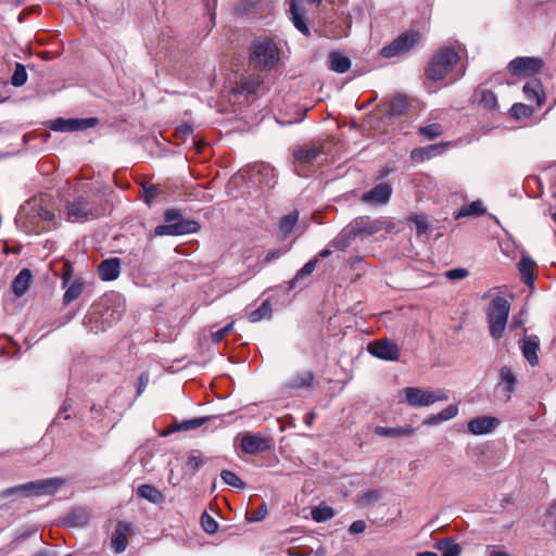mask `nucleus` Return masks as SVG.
<instances>
[{
  "mask_svg": "<svg viewBox=\"0 0 556 556\" xmlns=\"http://www.w3.org/2000/svg\"><path fill=\"white\" fill-rule=\"evenodd\" d=\"M65 484L62 478H48L37 481H30L16 486L8 488L0 492L1 498L20 495L23 497H33L40 495H52Z\"/></svg>",
  "mask_w": 556,
  "mask_h": 556,
  "instance_id": "1",
  "label": "nucleus"
},
{
  "mask_svg": "<svg viewBox=\"0 0 556 556\" xmlns=\"http://www.w3.org/2000/svg\"><path fill=\"white\" fill-rule=\"evenodd\" d=\"M279 61V50L267 38L255 39L249 49L250 65L257 71H270Z\"/></svg>",
  "mask_w": 556,
  "mask_h": 556,
  "instance_id": "2",
  "label": "nucleus"
},
{
  "mask_svg": "<svg viewBox=\"0 0 556 556\" xmlns=\"http://www.w3.org/2000/svg\"><path fill=\"white\" fill-rule=\"evenodd\" d=\"M458 61L459 55L454 49L448 47L440 48L429 60L425 75L433 81L442 80Z\"/></svg>",
  "mask_w": 556,
  "mask_h": 556,
  "instance_id": "3",
  "label": "nucleus"
},
{
  "mask_svg": "<svg viewBox=\"0 0 556 556\" xmlns=\"http://www.w3.org/2000/svg\"><path fill=\"white\" fill-rule=\"evenodd\" d=\"M509 309L510 304L503 296H496L490 302L486 308V317L490 327V333L494 339H498L503 336L507 324Z\"/></svg>",
  "mask_w": 556,
  "mask_h": 556,
  "instance_id": "4",
  "label": "nucleus"
},
{
  "mask_svg": "<svg viewBox=\"0 0 556 556\" xmlns=\"http://www.w3.org/2000/svg\"><path fill=\"white\" fill-rule=\"evenodd\" d=\"M401 393L404 401L412 407L430 406L435 402L446 401L447 394L443 390H426L418 387H406Z\"/></svg>",
  "mask_w": 556,
  "mask_h": 556,
  "instance_id": "5",
  "label": "nucleus"
},
{
  "mask_svg": "<svg viewBox=\"0 0 556 556\" xmlns=\"http://www.w3.org/2000/svg\"><path fill=\"white\" fill-rule=\"evenodd\" d=\"M65 219L71 223H83L96 216L93 206L85 195H78L67 201L63 210Z\"/></svg>",
  "mask_w": 556,
  "mask_h": 556,
  "instance_id": "6",
  "label": "nucleus"
},
{
  "mask_svg": "<svg viewBox=\"0 0 556 556\" xmlns=\"http://www.w3.org/2000/svg\"><path fill=\"white\" fill-rule=\"evenodd\" d=\"M420 40L418 31H406L395 38L390 45L381 49V55L390 59L403 54L412 49Z\"/></svg>",
  "mask_w": 556,
  "mask_h": 556,
  "instance_id": "7",
  "label": "nucleus"
},
{
  "mask_svg": "<svg viewBox=\"0 0 556 556\" xmlns=\"http://www.w3.org/2000/svg\"><path fill=\"white\" fill-rule=\"evenodd\" d=\"M544 61L535 56H518L508 64V71L513 76H532L542 71Z\"/></svg>",
  "mask_w": 556,
  "mask_h": 556,
  "instance_id": "8",
  "label": "nucleus"
},
{
  "mask_svg": "<svg viewBox=\"0 0 556 556\" xmlns=\"http://www.w3.org/2000/svg\"><path fill=\"white\" fill-rule=\"evenodd\" d=\"M350 224L357 237H370L389 228V223L383 217L371 218L369 216H359L353 219Z\"/></svg>",
  "mask_w": 556,
  "mask_h": 556,
  "instance_id": "9",
  "label": "nucleus"
},
{
  "mask_svg": "<svg viewBox=\"0 0 556 556\" xmlns=\"http://www.w3.org/2000/svg\"><path fill=\"white\" fill-rule=\"evenodd\" d=\"M320 154H323V148L317 146H305L295 149L293 159L296 174L305 176L307 166L313 165Z\"/></svg>",
  "mask_w": 556,
  "mask_h": 556,
  "instance_id": "10",
  "label": "nucleus"
},
{
  "mask_svg": "<svg viewBox=\"0 0 556 556\" xmlns=\"http://www.w3.org/2000/svg\"><path fill=\"white\" fill-rule=\"evenodd\" d=\"M200 229V224L195 220L180 219L169 225H159L154 229L155 236H181L194 233Z\"/></svg>",
  "mask_w": 556,
  "mask_h": 556,
  "instance_id": "11",
  "label": "nucleus"
},
{
  "mask_svg": "<svg viewBox=\"0 0 556 556\" xmlns=\"http://www.w3.org/2000/svg\"><path fill=\"white\" fill-rule=\"evenodd\" d=\"M368 352L383 361H397L400 348L390 340H378L368 345Z\"/></svg>",
  "mask_w": 556,
  "mask_h": 556,
  "instance_id": "12",
  "label": "nucleus"
},
{
  "mask_svg": "<svg viewBox=\"0 0 556 556\" xmlns=\"http://www.w3.org/2000/svg\"><path fill=\"white\" fill-rule=\"evenodd\" d=\"M98 124V118H58L52 122L51 128L55 131H76L91 128Z\"/></svg>",
  "mask_w": 556,
  "mask_h": 556,
  "instance_id": "13",
  "label": "nucleus"
},
{
  "mask_svg": "<svg viewBox=\"0 0 556 556\" xmlns=\"http://www.w3.org/2000/svg\"><path fill=\"white\" fill-rule=\"evenodd\" d=\"M392 194V187L389 182H380L371 190L363 193L362 201L371 205L387 204Z\"/></svg>",
  "mask_w": 556,
  "mask_h": 556,
  "instance_id": "14",
  "label": "nucleus"
},
{
  "mask_svg": "<svg viewBox=\"0 0 556 556\" xmlns=\"http://www.w3.org/2000/svg\"><path fill=\"white\" fill-rule=\"evenodd\" d=\"M241 448L251 455L266 452L270 448V441L261 434H245L241 439Z\"/></svg>",
  "mask_w": 556,
  "mask_h": 556,
  "instance_id": "15",
  "label": "nucleus"
},
{
  "mask_svg": "<svg viewBox=\"0 0 556 556\" xmlns=\"http://www.w3.org/2000/svg\"><path fill=\"white\" fill-rule=\"evenodd\" d=\"M251 177L255 178L261 186L273 188L276 182L275 168L269 164L258 163L252 166Z\"/></svg>",
  "mask_w": 556,
  "mask_h": 556,
  "instance_id": "16",
  "label": "nucleus"
},
{
  "mask_svg": "<svg viewBox=\"0 0 556 556\" xmlns=\"http://www.w3.org/2000/svg\"><path fill=\"white\" fill-rule=\"evenodd\" d=\"M498 426V419L490 416H481L471 419L467 427L468 431L475 435H481L492 432Z\"/></svg>",
  "mask_w": 556,
  "mask_h": 556,
  "instance_id": "17",
  "label": "nucleus"
},
{
  "mask_svg": "<svg viewBox=\"0 0 556 556\" xmlns=\"http://www.w3.org/2000/svg\"><path fill=\"white\" fill-rule=\"evenodd\" d=\"M131 531V527L127 522L119 521L111 536V546L115 553H123L128 545V534Z\"/></svg>",
  "mask_w": 556,
  "mask_h": 556,
  "instance_id": "18",
  "label": "nucleus"
},
{
  "mask_svg": "<svg viewBox=\"0 0 556 556\" xmlns=\"http://www.w3.org/2000/svg\"><path fill=\"white\" fill-rule=\"evenodd\" d=\"M121 273V260L117 257H112L104 260L98 266L99 277L103 281H112L115 280Z\"/></svg>",
  "mask_w": 556,
  "mask_h": 556,
  "instance_id": "19",
  "label": "nucleus"
},
{
  "mask_svg": "<svg viewBox=\"0 0 556 556\" xmlns=\"http://www.w3.org/2000/svg\"><path fill=\"white\" fill-rule=\"evenodd\" d=\"M523 94L528 101L535 102L541 106L545 101L543 85L540 79H531L522 88Z\"/></svg>",
  "mask_w": 556,
  "mask_h": 556,
  "instance_id": "20",
  "label": "nucleus"
},
{
  "mask_svg": "<svg viewBox=\"0 0 556 556\" xmlns=\"http://www.w3.org/2000/svg\"><path fill=\"white\" fill-rule=\"evenodd\" d=\"M356 238L357 236L352 225L349 224L329 242V247L334 250L344 251Z\"/></svg>",
  "mask_w": 556,
  "mask_h": 556,
  "instance_id": "21",
  "label": "nucleus"
},
{
  "mask_svg": "<svg viewBox=\"0 0 556 556\" xmlns=\"http://www.w3.org/2000/svg\"><path fill=\"white\" fill-rule=\"evenodd\" d=\"M540 349V340L536 336L526 337L521 341V350L526 359L530 365L534 366L539 363L538 351Z\"/></svg>",
  "mask_w": 556,
  "mask_h": 556,
  "instance_id": "22",
  "label": "nucleus"
},
{
  "mask_svg": "<svg viewBox=\"0 0 556 556\" xmlns=\"http://www.w3.org/2000/svg\"><path fill=\"white\" fill-rule=\"evenodd\" d=\"M290 15L294 27L305 36L309 35V29L306 25L304 17V9L300 5L298 0H290Z\"/></svg>",
  "mask_w": 556,
  "mask_h": 556,
  "instance_id": "23",
  "label": "nucleus"
},
{
  "mask_svg": "<svg viewBox=\"0 0 556 556\" xmlns=\"http://www.w3.org/2000/svg\"><path fill=\"white\" fill-rule=\"evenodd\" d=\"M448 143L431 144L425 148H416L412 151L410 157L413 161L424 162L433 156L441 154Z\"/></svg>",
  "mask_w": 556,
  "mask_h": 556,
  "instance_id": "24",
  "label": "nucleus"
},
{
  "mask_svg": "<svg viewBox=\"0 0 556 556\" xmlns=\"http://www.w3.org/2000/svg\"><path fill=\"white\" fill-rule=\"evenodd\" d=\"M31 273L29 269H22L12 281V291L16 296H22L28 290L31 281Z\"/></svg>",
  "mask_w": 556,
  "mask_h": 556,
  "instance_id": "25",
  "label": "nucleus"
},
{
  "mask_svg": "<svg viewBox=\"0 0 556 556\" xmlns=\"http://www.w3.org/2000/svg\"><path fill=\"white\" fill-rule=\"evenodd\" d=\"M407 98L404 94H395L388 103V115L391 117H400L407 111Z\"/></svg>",
  "mask_w": 556,
  "mask_h": 556,
  "instance_id": "26",
  "label": "nucleus"
},
{
  "mask_svg": "<svg viewBox=\"0 0 556 556\" xmlns=\"http://www.w3.org/2000/svg\"><path fill=\"white\" fill-rule=\"evenodd\" d=\"M314 380V375L312 371H303L301 374L292 377L286 384L285 388L290 390H299L303 388H308L312 386Z\"/></svg>",
  "mask_w": 556,
  "mask_h": 556,
  "instance_id": "27",
  "label": "nucleus"
},
{
  "mask_svg": "<svg viewBox=\"0 0 556 556\" xmlns=\"http://www.w3.org/2000/svg\"><path fill=\"white\" fill-rule=\"evenodd\" d=\"M374 432L380 437H409L414 434L415 429L412 428L410 426L396 428L377 426L375 427Z\"/></svg>",
  "mask_w": 556,
  "mask_h": 556,
  "instance_id": "28",
  "label": "nucleus"
},
{
  "mask_svg": "<svg viewBox=\"0 0 556 556\" xmlns=\"http://www.w3.org/2000/svg\"><path fill=\"white\" fill-rule=\"evenodd\" d=\"M534 266H535V263L528 256H522L518 264L521 280L528 286H533V283H534V277H533Z\"/></svg>",
  "mask_w": 556,
  "mask_h": 556,
  "instance_id": "29",
  "label": "nucleus"
},
{
  "mask_svg": "<svg viewBox=\"0 0 556 556\" xmlns=\"http://www.w3.org/2000/svg\"><path fill=\"white\" fill-rule=\"evenodd\" d=\"M329 61L330 70L339 74L346 73L351 67L350 59L340 52H331Z\"/></svg>",
  "mask_w": 556,
  "mask_h": 556,
  "instance_id": "30",
  "label": "nucleus"
},
{
  "mask_svg": "<svg viewBox=\"0 0 556 556\" xmlns=\"http://www.w3.org/2000/svg\"><path fill=\"white\" fill-rule=\"evenodd\" d=\"M262 85V80L257 75H250L241 78L238 83V91L240 93L254 94Z\"/></svg>",
  "mask_w": 556,
  "mask_h": 556,
  "instance_id": "31",
  "label": "nucleus"
},
{
  "mask_svg": "<svg viewBox=\"0 0 556 556\" xmlns=\"http://www.w3.org/2000/svg\"><path fill=\"white\" fill-rule=\"evenodd\" d=\"M137 494L153 504H159L164 500L160 490L151 484H142L138 488Z\"/></svg>",
  "mask_w": 556,
  "mask_h": 556,
  "instance_id": "32",
  "label": "nucleus"
},
{
  "mask_svg": "<svg viewBox=\"0 0 556 556\" xmlns=\"http://www.w3.org/2000/svg\"><path fill=\"white\" fill-rule=\"evenodd\" d=\"M435 547L442 552V556H459L462 548L452 538H444L435 543Z\"/></svg>",
  "mask_w": 556,
  "mask_h": 556,
  "instance_id": "33",
  "label": "nucleus"
},
{
  "mask_svg": "<svg viewBox=\"0 0 556 556\" xmlns=\"http://www.w3.org/2000/svg\"><path fill=\"white\" fill-rule=\"evenodd\" d=\"M485 213L483 203L480 200L472 201L470 204L463 206L455 215V219L468 216H481Z\"/></svg>",
  "mask_w": 556,
  "mask_h": 556,
  "instance_id": "34",
  "label": "nucleus"
},
{
  "mask_svg": "<svg viewBox=\"0 0 556 556\" xmlns=\"http://www.w3.org/2000/svg\"><path fill=\"white\" fill-rule=\"evenodd\" d=\"M317 257L308 261L293 277L292 280L289 281V288L294 289L298 287L299 282L313 274L317 266Z\"/></svg>",
  "mask_w": 556,
  "mask_h": 556,
  "instance_id": "35",
  "label": "nucleus"
},
{
  "mask_svg": "<svg viewBox=\"0 0 556 556\" xmlns=\"http://www.w3.org/2000/svg\"><path fill=\"white\" fill-rule=\"evenodd\" d=\"M273 315L271 304L269 301H264L261 306L249 314L251 323H257L262 319H269Z\"/></svg>",
  "mask_w": 556,
  "mask_h": 556,
  "instance_id": "36",
  "label": "nucleus"
},
{
  "mask_svg": "<svg viewBox=\"0 0 556 556\" xmlns=\"http://www.w3.org/2000/svg\"><path fill=\"white\" fill-rule=\"evenodd\" d=\"M85 289V285L80 280H75L65 291L63 295V304L68 305L71 302L78 299Z\"/></svg>",
  "mask_w": 556,
  "mask_h": 556,
  "instance_id": "37",
  "label": "nucleus"
},
{
  "mask_svg": "<svg viewBox=\"0 0 556 556\" xmlns=\"http://www.w3.org/2000/svg\"><path fill=\"white\" fill-rule=\"evenodd\" d=\"M298 211H293L281 218L279 229L285 237L291 233V231L293 230L294 226L298 223Z\"/></svg>",
  "mask_w": 556,
  "mask_h": 556,
  "instance_id": "38",
  "label": "nucleus"
},
{
  "mask_svg": "<svg viewBox=\"0 0 556 556\" xmlns=\"http://www.w3.org/2000/svg\"><path fill=\"white\" fill-rule=\"evenodd\" d=\"M312 518L317 522L331 519L334 516L333 509L325 504H320L312 509Z\"/></svg>",
  "mask_w": 556,
  "mask_h": 556,
  "instance_id": "39",
  "label": "nucleus"
},
{
  "mask_svg": "<svg viewBox=\"0 0 556 556\" xmlns=\"http://www.w3.org/2000/svg\"><path fill=\"white\" fill-rule=\"evenodd\" d=\"M210 419L211 417H198L188 420H182L180 422L176 420V429H179V431H190L203 426Z\"/></svg>",
  "mask_w": 556,
  "mask_h": 556,
  "instance_id": "40",
  "label": "nucleus"
},
{
  "mask_svg": "<svg viewBox=\"0 0 556 556\" xmlns=\"http://www.w3.org/2000/svg\"><path fill=\"white\" fill-rule=\"evenodd\" d=\"M27 72L23 64L16 63L13 75L11 77V84L14 87H22L27 81Z\"/></svg>",
  "mask_w": 556,
  "mask_h": 556,
  "instance_id": "41",
  "label": "nucleus"
},
{
  "mask_svg": "<svg viewBox=\"0 0 556 556\" xmlns=\"http://www.w3.org/2000/svg\"><path fill=\"white\" fill-rule=\"evenodd\" d=\"M510 114L516 119L528 118L532 116L533 109L530 105L523 103H515L510 109Z\"/></svg>",
  "mask_w": 556,
  "mask_h": 556,
  "instance_id": "42",
  "label": "nucleus"
},
{
  "mask_svg": "<svg viewBox=\"0 0 556 556\" xmlns=\"http://www.w3.org/2000/svg\"><path fill=\"white\" fill-rule=\"evenodd\" d=\"M142 190L144 193V201L148 205H151L152 201L162 192V189L159 185L150 182L143 184Z\"/></svg>",
  "mask_w": 556,
  "mask_h": 556,
  "instance_id": "43",
  "label": "nucleus"
},
{
  "mask_svg": "<svg viewBox=\"0 0 556 556\" xmlns=\"http://www.w3.org/2000/svg\"><path fill=\"white\" fill-rule=\"evenodd\" d=\"M443 126L434 123L419 128V134L428 139H434L443 134Z\"/></svg>",
  "mask_w": 556,
  "mask_h": 556,
  "instance_id": "44",
  "label": "nucleus"
},
{
  "mask_svg": "<svg viewBox=\"0 0 556 556\" xmlns=\"http://www.w3.org/2000/svg\"><path fill=\"white\" fill-rule=\"evenodd\" d=\"M220 478L226 484H228L230 486H233L237 489L244 488L243 481L235 472H232L230 470H223L220 472Z\"/></svg>",
  "mask_w": 556,
  "mask_h": 556,
  "instance_id": "45",
  "label": "nucleus"
},
{
  "mask_svg": "<svg viewBox=\"0 0 556 556\" xmlns=\"http://www.w3.org/2000/svg\"><path fill=\"white\" fill-rule=\"evenodd\" d=\"M380 497L381 494L378 490H369L358 496L357 503L361 506L367 507L376 503Z\"/></svg>",
  "mask_w": 556,
  "mask_h": 556,
  "instance_id": "46",
  "label": "nucleus"
},
{
  "mask_svg": "<svg viewBox=\"0 0 556 556\" xmlns=\"http://www.w3.org/2000/svg\"><path fill=\"white\" fill-rule=\"evenodd\" d=\"M409 220L412 223H414V225L416 227L417 235H419V236L422 233H426L430 228V225L428 223V218L426 215H414L409 218Z\"/></svg>",
  "mask_w": 556,
  "mask_h": 556,
  "instance_id": "47",
  "label": "nucleus"
},
{
  "mask_svg": "<svg viewBox=\"0 0 556 556\" xmlns=\"http://www.w3.org/2000/svg\"><path fill=\"white\" fill-rule=\"evenodd\" d=\"M501 379L502 382L505 384L506 391L510 393L514 390L516 383V378L513 371L507 367H503L501 369Z\"/></svg>",
  "mask_w": 556,
  "mask_h": 556,
  "instance_id": "48",
  "label": "nucleus"
},
{
  "mask_svg": "<svg viewBox=\"0 0 556 556\" xmlns=\"http://www.w3.org/2000/svg\"><path fill=\"white\" fill-rule=\"evenodd\" d=\"M204 464V460L202 458L200 451H192L188 455V459L186 463V466L191 469L193 472L197 471L202 465Z\"/></svg>",
  "mask_w": 556,
  "mask_h": 556,
  "instance_id": "49",
  "label": "nucleus"
},
{
  "mask_svg": "<svg viewBox=\"0 0 556 556\" xmlns=\"http://www.w3.org/2000/svg\"><path fill=\"white\" fill-rule=\"evenodd\" d=\"M201 523L204 531L208 534L215 533L218 529L217 521L207 513H203L201 517Z\"/></svg>",
  "mask_w": 556,
  "mask_h": 556,
  "instance_id": "50",
  "label": "nucleus"
},
{
  "mask_svg": "<svg viewBox=\"0 0 556 556\" xmlns=\"http://www.w3.org/2000/svg\"><path fill=\"white\" fill-rule=\"evenodd\" d=\"M480 103L488 109H496L497 108V98L495 93L491 90H483L481 92Z\"/></svg>",
  "mask_w": 556,
  "mask_h": 556,
  "instance_id": "51",
  "label": "nucleus"
},
{
  "mask_svg": "<svg viewBox=\"0 0 556 556\" xmlns=\"http://www.w3.org/2000/svg\"><path fill=\"white\" fill-rule=\"evenodd\" d=\"M458 414V406L455 405V404H452V405H448L447 407H445L444 409H442L440 413H439V417L441 419V421H447L454 417H456Z\"/></svg>",
  "mask_w": 556,
  "mask_h": 556,
  "instance_id": "52",
  "label": "nucleus"
},
{
  "mask_svg": "<svg viewBox=\"0 0 556 556\" xmlns=\"http://www.w3.org/2000/svg\"><path fill=\"white\" fill-rule=\"evenodd\" d=\"M233 328V323L226 325L225 327L212 332V341L219 343Z\"/></svg>",
  "mask_w": 556,
  "mask_h": 556,
  "instance_id": "53",
  "label": "nucleus"
},
{
  "mask_svg": "<svg viewBox=\"0 0 556 556\" xmlns=\"http://www.w3.org/2000/svg\"><path fill=\"white\" fill-rule=\"evenodd\" d=\"M180 219H182V216L180 211L177 208H169L164 213V220L166 222V225L174 224Z\"/></svg>",
  "mask_w": 556,
  "mask_h": 556,
  "instance_id": "54",
  "label": "nucleus"
},
{
  "mask_svg": "<svg viewBox=\"0 0 556 556\" xmlns=\"http://www.w3.org/2000/svg\"><path fill=\"white\" fill-rule=\"evenodd\" d=\"M267 515L266 503H263L258 508L251 513L250 521L256 522L263 520Z\"/></svg>",
  "mask_w": 556,
  "mask_h": 556,
  "instance_id": "55",
  "label": "nucleus"
},
{
  "mask_svg": "<svg viewBox=\"0 0 556 556\" xmlns=\"http://www.w3.org/2000/svg\"><path fill=\"white\" fill-rule=\"evenodd\" d=\"M445 276L451 280L464 279L468 276V270L465 268H454L447 270Z\"/></svg>",
  "mask_w": 556,
  "mask_h": 556,
  "instance_id": "56",
  "label": "nucleus"
},
{
  "mask_svg": "<svg viewBox=\"0 0 556 556\" xmlns=\"http://www.w3.org/2000/svg\"><path fill=\"white\" fill-rule=\"evenodd\" d=\"M366 530V523L364 520H355L351 523L349 532L352 534H359Z\"/></svg>",
  "mask_w": 556,
  "mask_h": 556,
  "instance_id": "57",
  "label": "nucleus"
},
{
  "mask_svg": "<svg viewBox=\"0 0 556 556\" xmlns=\"http://www.w3.org/2000/svg\"><path fill=\"white\" fill-rule=\"evenodd\" d=\"M192 132H193V128L188 124L180 125L179 127H177L175 129L176 136L184 138V139L191 136Z\"/></svg>",
  "mask_w": 556,
  "mask_h": 556,
  "instance_id": "58",
  "label": "nucleus"
},
{
  "mask_svg": "<svg viewBox=\"0 0 556 556\" xmlns=\"http://www.w3.org/2000/svg\"><path fill=\"white\" fill-rule=\"evenodd\" d=\"M38 216L42 219V220H46V222H52L53 225H56L55 223V215L53 212L47 210V208H43V207H39L38 210Z\"/></svg>",
  "mask_w": 556,
  "mask_h": 556,
  "instance_id": "59",
  "label": "nucleus"
},
{
  "mask_svg": "<svg viewBox=\"0 0 556 556\" xmlns=\"http://www.w3.org/2000/svg\"><path fill=\"white\" fill-rule=\"evenodd\" d=\"M441 419L439 417V413L435 414V415H431L429 416L428 418H426L424 421H422V425H426V426H434V425H439L441 424Z\"/></svg>",
  "mask_w": 556,
  "mask_h": 556,
  "instance_id": "60",
  "label": "nucleus"
},
{
  "mask_svg": "<svg viewBox=\"0 0 556 556\" xmlns=\"http://www.w3.org/2000/svg\"><path fill=\"white\" fill-rule=\"evenodd\" d=\"M280 255H281V251L280 250H270V251L267 252V254L265 256V262L269 263V262L278 258Z\"/></svg>",
  "mask_w": 556,
  "mask_h": 556,
  "instance_id": "61",
  "label": "nucleus"
},
{
  "mask_svg": "<svg viewBox=\"0 0 556 556\" xmlns=\"http://www.w3.org/2000/svg\"><path fill=\"white\" fill-rule=\"evenodd\" d=\"M177 431H179V429H176V420H175L173 425H170L169 427H167L166 429L163 430L162 435L167 437Z\"/></svg>",
  "mask_w": 556,
  "mask_h": 556,
  "instance_id": "62",
  "label": "nucleus"
},
{
  "mask_svg": "<svg viewBox=\"0 0 556 556\" xmlns=\"http://www.w3.org/2000/svg\"><path fill=\"white\" fill-rule=\"evenodd\" d=\"M332 253V248H330L328 245V248H325L323 249L319 253H318V257H321V258H326L328 256H330Z\"/></svg>",
  "mask_w": 556,
  "mask_h": 556,
  "instance_id": "63",
  "label": "nucleus"
},
{
  "mask_svg": "<svg viewBox=\"0 0 556 556\" xmlns=\"http://www.w3.org/2000/svg\"><path fill=\"white\" fill-rule=\"evenodd\" d=\"M489 556H508L504 551H491Z\"/></svg>",
  "mask_w": 556,
  "mask_h": 556,
  "instance_id": "64",
  "label": "nucleus"
}]
</instances>
